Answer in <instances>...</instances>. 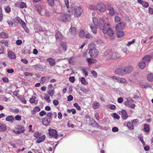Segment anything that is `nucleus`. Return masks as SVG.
<instances>
[{"label":"nucleus","instance_id":"e2e57ef3","mask_svg":"<svg viewBox=\"0 0 153 153\" xmlns=\"http://www.w3.org/2000/svg\"><path fill=\"white\" fill-rule=\"evenodd\" d=\"M108 106L109 108L112 110L116 108V106L113 104H110Z\"/></svg>","mask_w":153,"mask_h":153},{"label":"nucleus","instance_id":"5701e85b","mask_svg":"<svg viewBox=\"0 0 153 153\" xmlns=\"http://www.w3.org/2000/svg\"><path fill=\"white\" fill-rule=\"evenodd\" d=\"M56 38V40H60L62 38V36L61 33L57 32L55 35Z\"/></svg>","mask_w":153,"mask_h":153},{"label":"nucleus","instance_id":"39448f33","mask_svg":"<svg viewBox=\"0 0 153 153\" xmlns=\"http://www.w3.org/2000/svg\"><path fill=\"white\" fill-rule=\"evenodd\" d=\"M48 132L50 135L53 137L54 138L56 139H57L58 134L57 131L56 130L50 128L48 130Z\"/></svg>","mask_w":153,"mask_h":153},{"label":"nucleus","instance_id":"8fccbe9b","mask_svg":"<svg viewBox=\"0 0 153 153\" xmlns=\"http://www.w3.org/2000/svg\"><path fill=\"white\" fill-rule=\"evenodd\" d=\"M1 43L4 44L5 46L7 47L8 46V42L7 40H2L1 41Z\"/></svg>","mask_w":153,"mask_h":153},{"label":"nucleus","instance_id":"cd10ccee","mask_svg":"<svg viewBox=\"0 0 153 153\" xmlns=\"http://www.w3.org/2000/svg\"><path fill=\"white\" fill-rule=\"evenodd\" d=\"M146 62H140L138 64L139 67L141 69L144 68L146 65Z\"/></svg>","mask_w":153,"mask_h":153},{"label":"nucleus","instance_id":"13d9d810","mask_svg":"<svg viewBox=\"0 0 153 153\" xmlns=\"http://www.w3.org/2000/svg\"><path fill=\"white\" fill-rule=\"evenodd\" d=\"M53 115V113L51 112H48L47 114V116L50 119L52 118Z\"/></svg>","mask_w":153,"mask_h":153},{"label":"nucleus","instance_id":"393cba45","mask_svg":"<svg viewBox=\"0 0 153 153\" xmlns=\"http://www.w3.org/2000/svg\"><path fill=\"white\" fill-rule=\"evenodd\" d=\"M69 31L71 34L72 35L74 36L76 34V28L74 27H71L69 29Z\"/></svg>","mask_w":153,"mask_h":153},{"label":"nucleus","instance_id":"ddd939ff","mask_svg":"<svg viewBox=\"0 0 153 153\" xmlns=\"http://www.w3.org/2000/svg\"><path fill=\"white\" fill-rule=\"evenodd\" d=\"M82 11V8L80 7H77L75 10V14L77 16H79Z\"/></svg>","mask_w":153,"mask_h":153},{"label":"nucleus","instance_id":"4be33fe9","mask_svg":"<svg viewBox=\"0 0 153 153\" xmlns=\"http://www.w3.org/2000/svg\"><path fill=\"white\" fill-rule=\"evenodd\" d=\"M40 110V108L38 106L35 107L32 111V114L33 115L35 114L37 112L39 111Z\"/></svg>","mask_w":153,"mask_h":153},{"label":"nucleus","instance_id":"6ab92c4d","mask_svg":"<svg viewBox=\"0 0 153 153\" xmlns=\"http://www.w3.org/2000/svg\"><path fill=\"white\" fill-rule=\"evenodd\" d=\"M15 21H17L18 22H16V24H18L19 23H20L21 25L22 26L25 25V23L19 17H17L16 19H15Z\"/></svg>","mask_w":153,"mask_h":153},{"label":"nucleus","instance_id":"2eb2a0df","mask_svg":"<svg viewBox=\"0 0 153 153\" xmlns=\"http://www.w3.org/2000/svg\"><path fill=\"white\" fill-rule=\"evenodd\" d=\"M137 2L145 7H147L149 6L148 3L146 1H143L142 0H137Z\"/></svg>","mask_w":153,"mask_h":153},{"label":"nucleus","instance_id":"a211bd4d","mask_svg":"<svg viewBox=\"0 0 153 153\" xmlns=\"http://www.w3.org/2000/svg\"><path fill=\"white\" fill-rule=\"evenodd\" d=\"M122 117L124 120H126L128 117V116L126 111L125 110L121 111Z\"/></svg>","mask_w":153,"mask_h":153},{"label":"nucleus","instance_id":"c03bdc74","mask_svg":"<svg viewBox=\"0 0 153 153\" xmlns=\"http://www.w3.org/2000/svg\"><path fill=\"white\" fill-rule=\"evenodd\" d=\"M44 98L49 103L51 102V100H50V97L49 95L48 94L45 95Z\"/></svg>","mask_w":153,"mask_h":153},{"label":"nucleus","instance_id":"052dcab7","mask_svg":"<svg viewBox=\"0 0 153 153\" xmlns=\"http://www.w3.org/2000/svg\"><path fill=\"white\" fill-rule=\"evenodd\" d=\"M3 15L2 13V9L1 7H0V22H1L3 19Z\"/></svg>","mask_w":153,"mask_h":153},{"label":"nucleus","instance_id":"774afa93","mask_svg":"<svg viewBox=\"0 0 153 153\" xmlns=\"http://www.w3.org/2000/svg\"><path fill=\"white\" fill-rule=\"evenodd\" d=\"M75 77L74 76H71L69 78V80L71 82H74L75 81Z\"/></svg>","mask_w":153,"mask_h":153},{"label":"nucleus","instance_id":"680f3d73","mask_svg":"<svg viewBox=\"0 0 153 153\" xmlns=\"http://www.w3.org/2000/svg\"><path fill=\"white\" fill-rule=\"evenodd\" d=\"M91 73L92 74V76L94 77H96L97 76V72L94 70H92L91 71Z\"/></svg>","mask_w":153,"mask_h":153},{"label":"nucleus","instance_id":"69168bd1","mask_svg":"<svg viewBox=\"0 0 153 153\" xmlns=\"http://www.w3.org/2000/svg\"><path fill=\"white\" fill-rule=\"evenodd\" d=\"M74 105L77 108V110H80L81 109L79 105L77 103H74Z\"/></svg>","mask_w":153,"mask_h":153},{"label":"nucleus","instance_id":"09e8293b","mask_svg":"<svg viewBox=\"0 0 153 153\" xmlns=\"http://www.w3.org/2000/svg\"><path fill=\"white\" fill-rule=\"evenodd\" d=\"M112 116L115 119H119L120 118V116L116 113H114Z\"/></svg>","mask_w":153,"mask_h":153},{"label":"nucleus","instance_id":"a878e982","mask_svg":"<svg viewBox=\"0 0 153 153\" xmlns=\"http://www.w3.org/2000/svg\"><path fill=\"white\" fill-rule=\"evenodd\" d=\"M14 120V118L12 115L7 116L6 118V121H9L11 123L13 122Z\"/></svg>","mask_w":153,"mask_h":153},{"label":"nucleus","instance_id":"2f4dec72","mask_svg":"<svg viewBox=\"0 0 153 153\" xmlns=\"http://www.w3.org/2000/svg\"><path fill=\"white\" fill-rule=\"evenodd\" d=\"M104 22L103 19H100L99 22V26L100 28L102 27L104 24Z\"/></svg>","mask_w":153,"mask_h":153},{"label":"nucleus","instance_id":"bf43d9fd","mask_svg":"<svg viewBox=\"0 0 153 153\" xmlns=\"http://www.w3.org/2000/svg\"><path fill=\"white\" fill-rule=\"evenodd\" d=\"M46 114V112L44 110H42L39 113V115L41 116H43Z\"/></svg>","mask_w":153,"mask_h":153},{"label":"nucleus","instance_id":"72a5a7b5","mask_svg":"<svg viewBox=\"0 0 153 153\" xmlns=\"http://www.w3.org/2000/svg\"><path fill=\"white\" fill-rule=\"evenodd\" d=\"M138 138L139 140L141 142L143 146H145V143L143 140V138L142 136L141 135H140L138 136Z\"/></svg>","mask_w":153,"mask_h":153},{"label":"nucleus","instance_id":"79ce46f5","mask_svg":"<svg viewBox=\"0 0 153 153\" xmlns=\"http://www.w3.org/2000/svg\"><path fill=\"white\" fill-rule=\"evenodd\" d=\"M127 126L129 129H132L134 128V126L133 124L130 122H128Z\"/></svg>","mask_w":153,"mask_h":153},{"label":"nucleus","instance_id":"49530a36","mask_svg":"<svg viewBox=\"0 0 153 153\" xmlns=\"http://www.w3.org/2000/svg\"><path fill=\"white\" fill-rule=\"evenodd\" d=\"M10 110L11 112L15 114H17L19 112V110L18 108H16L14 109L11 108H10Z\"/></svg>","mask_w":153,"mask_h":153},{"label":"nucleus","instance_id":"f704fd0d","mask_svg":"<svg viewBox=\"0 0 153 153\" xmlns=\"http://www.w3.org/2000/svg\"><path fill=\"white\" fill-rule=\"evenodd\" d=\"M144 130L145 132H149L150 130L149 126L147 124H145L144 126Z\"/></svg>","mask_w":153,"mask_h":153},{"label":"nucleus","instance_id":"4c0bfd02","mask_svg":"<svg viewBox=\"0 0 153 153\" xmlns=\"http://www.w3.org/2000/svg\"><path fill=\"white\" fill-rule=\"evenodd\" d=\"M79 79L81 83L82 84L86 85L88 84L87 82H86L85 79V78L83 77H81L79 78Z\"/></svg>","mask_w":153,"mask_h":153},{"label":"nucleus","instance_id":"3c124183","mask_svg":"<svg viewBox=\"0 0 153 153\" xmlns=\"http://www.w3.org/2000/svg\"><path fill=\"white\" fill-rule=\"evenodd\" d=\"M20 7L21 8L23 9L24 8L26 7L27 6L26 4L25 3L23 2H21V3L20 4Z\"/></svg>","mask_w":153,"mask_h":153},{"label":"nucleus","instance_id":"603ef678","mask_svg":"<svg viewBox=\"0 0 153 153\" xmlns=\"http://www.w3.org/2000/svg\"><path fill=\"white\" fill-rule=\"evenodd\" d=\"M115 22L116 23H118L121 21V18L118 16H116L114 18Z\"/></svg>","mask_w":153,"mask_h":153},{"label":"nucleus","instance_id":"412c9836","mask_svg":"<svg viewBox=\"0 0 153 153\" xmlns=\"http://www.w3.org/2000/svg\"><path fill=\"white\" fill-rule=\"evenodd\" d=\"M36 99V97L33 96L30 99L29 101L31 103H34L35 105H36L38 102L37 100H35V99Z\"/></svg>","mask_w":153,"mask_h":153},{"label":"nucleus","instance_id":"338daca9","mask_svg":"<svg viewBox=\"0 0 153 153\" xmlns=\"http://www.w3.org/2000/svg\"><path fill=\"white\" fill-rule=\"evenodd\" d=\"M90 120L92 122V123H93V124H95L96 126L98 125V123L92 118H90Z\"/></svg>","mask_w":153,"mask_h":153},{"label":"nucleus","instance_id":"0eeeda50","mask_svg":"<svg viewBox=\"0 0 153 153\" xmlns=\"http://www.w3.org/2000/svg\"><path fill=\"white\" fill-rule=\"evenodd\" d=\"M111 78L115 80L117 82L120 83H126L127 82L126 80L123 78H121L114 76H112Z\"/></svg>","mask_w":153,"mask_h":153},{"label":"nucleus","instance_id":"f257e3e1","mask_svg":"<svg viewBox=\"0 0 153 153\" xmlns=\"http://www.w3.org/2000/svg\"><path fill=\"white\" fill-rule=\"evenodd\" d=\"M89 53L90 56L93 58H96L98 55V51L96 48V46L94 43L92 42L88 46Z\"/></svg>","mask_w":153,"mask_h":153},{"label":"nucleus","instance_id":"f3484780","mask_svg":"<svg viewBox=\"0 0 153 153\" xmlns=\"http://www.w3.org/2000/svg\"><path fill=\"white\" fill-rule=\"evenodd\" d=\"M8 56L9 58L12 59H15L16 58V55L14 53L10 51H8Z\"/></svg>","mask_w":153,"mask_h":153},{"label":"nucleus","instance_id":"5fc2aeb1","mask_svg":"<svg viewBox=\"0 0 153 153\" xmlns=\"http://www.w3.org/2000/svg\"><path fill=\"white\" fill-rule=\"evenodd\" d=\"M48 4L51 6H53L54 4V0H48Z\"/></svg>","mask_w":153,"mask_h":153},{"label":"nucleus","instance_id":"20e7f679","mask_svg":"<svg viewBox=\"0 0 153 153\" xmlns=\"http://www.w3.org/2000/svg\"><path fill=\"white\" fill-rule=\"evenodd\" d=\"M123 68L124 75L127 74L131 73L133 70V68L130 65L124 67H123Z\"/></svg>","mask_w":153,"mask_h":153},{"label":"nucleus","instance_id":"4d7b16f0","mask_svg":"<svg viewBox=\"0 0 153 153\" xmlns=\"http://www.w3.org/2000/svg\"><path fill=\"white\" fill-rule=\"evenodd\" d=\"M54 90L53 89H49L48 91V93L51 96H52L54 94Z\"/></svg>","mask_w":153,"mask_h":153},{"label":"nucleus","instance_id":"bb28decb","mask_svg":"<svg viewBox=\"0 0 153 153\" xmlns=\"http://www.w3.org/2000/svg\"><path fill=\"white\" fill-rule=\"evenodd\" d=\"M61 46L65 51L67 50V45L66 43L64 42H61L60 43Z\"/></svg>","mask_w":153,"mask_h":153},{"label":"nucleus","instance_id":"a19ab883","mask_svg":"<svg viewBox=\"0 0 153 153\" xmlns=\"http://www.w3.org/2000/svg\"><path fill=\"white\" fill-rule=\"evenodd\" d=\"M82 74L85 75V76H88V72L87 71L86 69L85 68H82L81 69Z\"/></svg>","mask_w":153,"mask_h":153},{"label":"nucleus","instance_id":"a18cd8bd","mask_svg":"<svg viewBox=\"0 0 153 153\" xmlns=\"http://www.w3.org/2000/svg\"><path fill=\"white\" fill-rule=\"evenodd\" d=\"M36 10L40 13H41V12L42 8L40 6H37L36 7Z\"/></svg>","mask_w":153,"mask_h":153},{"label":"nucleus","instance_id":"4468645a","mask_svg":"<svg viewBox=\"0 0 153 153\" xmlns=\"http://www.w3.org/2000/svg\"><path fill=\"white\" fill-rule=\"evenodd\" d=\"M47 61L49 62L51 66H52L55 65V61L52 58H49L47 59Z\"/></svg>","mask_w":153,"mask_h":153},{"label":"nucleus","instance_id":"dca6fc26","mask_svg":"<svg viewBox=\"0 0 153 153\" xmlns=\"http://www.w3.org/2000/svg\"><path fill=\"white\" fill-rule=\"evenodd\" d=\"M152 58V57L150 55H146L142 59L143 61L145 62H149Z\"/></svg>","mask_w":153,"mask_h":153},{"label":"nucleus","instance_id":"6e6d98bb","mask_svg":"<svg viewBox=\"0 0 153 153\" xmlns=\"http://www.w3.org/2000/svg\"><path fill=\"white\" fill-rule=\"evenodd\" d=\"M85 36L86 38H88L89 39L92 38V35H91L88 33H86L85 35Z\"/></svg>","mask_w":153,"mask_h":153},{"label":"nucleus","instance_id":"de8ad7c7","mask_svg":"<svg viewBox=\"0 0 153 153\" xmlns=\"http://www.w3.org/2000/svg\"><path fill=\"white\" fill-rule=\"evenodd\" d=\"M1 36L3 38H7L8 37L7 33L5 32H2L1 34Z\"/></svg>","mask_w":153,"mask_h":153},{"label":"nucleus","instance_id":"aec40b11","mask_svg":"<svg viewBox=\"0 0 153 153\" xmlns=\"http://www.w3.org/2000/svg\"><path fill=\"white\" fill-rule=\"evenodd\" d=\"M45 138V135H44L39 137L36 140V142L40 143L44 141Z\"/></svg>","mask_w":153,"mask_h":153},{"label":"nucleus","instance_id":"7ed1b4c3","mask_svg":"<svg viewBox=\"0 0 153 153\" xmlns=\"http://www.w3.org/2000/svg\"><path fill=\"white\" fill-rule=\"evenodd\" d=\"M111 51L110 49H108L104 53V55L105 56H107L108 55V56H109L110 58L111 57ZM112 57L113 59H116L119 58L120 57V55L117 53H113L112 54Z\"/></svg>","mask_w":153,"mask_h":153},{"label":"nucleus","instance_id":"0e129e2a","mask_svg":"<svg viewBox=\"0 0 153 153\" xmlns=\"http://www.w3.org/2000/svg\"><path fill=\"white\" fill-rule=\"evenodd\" d=\"M24 74L26 76H32L33 74L32 73H30L28 72H26L24 73Z\"/></svg>","mask_w":153,"mask_h":153},{"label":"nucleus","instance_id":"7c9ffc66","mask_svg":"<svg viewBox=\"0 0 153 153\" xmlns=\"http://www.w3.org/2000/svg\"><path fill=\"white\" fill-rule=\"evenodd\" d=\"M90 27L91 29V31L94 34H95L97 33V31L96 28L97 27L93 26L92 25H90Z\"/></svg>","mask_w":153,"mask_h":153},{"label":"nucleus","instance_id":"c756f323","mask_svg":"<svg viewBox=\"0 0 153 153\" xmlns=\"http://www.w3.org/2000/svg\"><path fill=\"white\" fill-rule=\"evenodd\" d=\"M124 32L122 31H118L117 33V36L119 38L122 37L124 35Z\"/></svg>","mask_w":153,"mask_h":153},{"label":"nucleus","instance_id":"864d4df0","mask_svg":"<svg viewBox=\"0 0 153 153\" xmlns=\"http://www.w3.org/2000/svg\"><path fill=\"white\" fill-rule=\"evenodd\" d=\"M109 11V14L111 15H113L114 14V10L113 8H112L108 10Z\"/></svg>","mask_w":153,"mask_h":153},{"label":"nucleus","instance_id":"c85d7f7f","mask_svg":"<svg viewBox=\"0 0 153 153\" xmlns=\"http://www.w3.org/2000/svg\"><path fill=\"white\" fill-rule=\"evenodd\" d=\"M147 79L150 82L153 81V74L150 73V74L148 75Z\"/></svg>","mask_w":153,"mask_h":153},{"label":"nucleus","instance_id":"f03ea898","mask_svg":"<svg viewBox=\"0 0 153 153\" xmlns=\"http://www.w3.org/2000/svg\"><path fill=\"white\" fill-rule=\"evenodd\" d=\"M71 15L68 13H62L58 18V19L61 22H68L71 20Z\"/></svg>","mask_w":153,"mask_h":153},{"label":"nucleus","instance_id":"58836bf2","mask_svg":"<svg viewBox=\"0 0 153 153\" xmlns=\"http://www.w3.org/2000/svg\"><path fill=\"white\" fill-rule=\"evenodd\" d=\"M99 103L96 102H94L93 104V108L95 109L99 107Z\"/></svg>","mask_w":153,"mask_h":153},{"label":"nucleus","instance_id":"9d476101","mask_svg":"<svg viewBox=\"0 0 153 153\" xmlns=\"http://www.w3.org/2000/svg\"><path fill=\"white\" fill-rule=\"evenodd\" d=\"M51 122V120L49 118H44L42 120V124L45 126H48Z\"/></svg>","mask_w":153,"mask_h":153},{"label":"nucleus","instance_id":"b1692460","mask_svg":"<svg viewBox=\"0 0 153 153\" xmlns=\"http://www.w3.org/2000/svg\"><path fill=\"white\" fill-rule=\"evenodd\" d=\"M6 129V126L3 123L0 124V131L3 132Z\"/></svg>","mask_w":153,"mask_h":153},{"label":"nucleus","instance_id":"9b49d317","mask_svg":"<svg viewBox=\"0 0 153 153\" xmlns=\"http://www.w3.org/2000/svg\"><path fill=\"white\" fill-rule=\"evenodd\" d=\"M17 131H16V132L17 134L22 133L25 131L24 127L21 126H17Z\"/></svg>","mask_w":153,"mask_h":153},{"label":"nucleus","instance_id":"f8f14e48","mask_svg":"<svg viewBox=\"0 0 153 153\" xmlns=\"http://www.w3.org/2000/svg\"><path fill=\"white\" fill-rule=\"evenodd\" d=\"M116 74L119 75H124L123 72V68H120L116 69L115 71Z\"/></svg>","mask_w":153,"mask_h":153},{"label":"nucleus","instance_id":"423d86ee","mask_svg":"<svg viewBox=\"0 0 153 153\" xmlns=\"http://www.w3.org/2000/svg\"><path fill=\"white\" fill-rule=\"evenodd\" d=\"M106 9V7L104 4L99 3L97 5V10H98L100 12H103Z\"/></svg>","mask_w":153,"mask_h":153},{"label":"nucleus","instance_id":"473e14b6","mask_svg":"<svg viewBox=\"0 0 153 153\" xmlns=\"http://www.w3.org/2000/svg\"><path fill=\"white\" fill-rule=\"evenodd\" d=\"M108 36H112L113 35L114 33L112 29L109 28L108 30L107 31V33Z\"/></svg>","mask_w":153,"mask_h":153},{"label":"nucleus","instance_id":"e433bc0d","mask_svg":"<svg viewBox=\"0 0 153 153\" xmlns=\"http://www.w3.org/2000/svg\"><path fill=\"white\" fill-rule=\"evenodd\" d=\"M93 22L94 25L95 26L97 27L98 26V21L97 18L96 17H94L93 18Z\"/></svg>","mask_w":153,"mask_h":153},{"label":"nucleus","instance_id":"37998d69","mask_svg":"<svg viewBox=\"0 0 153 153\" xmlns=\"http://www.w3.org/2000/svg\"><path fill=\"white\" fill-rule=\"evenodd\" d=\"M79 36L81 38H83L85 36V33L83 30L80 31L79 33Z\"/></svg>","mask_w":153,"mask_h":153},{"label":"nucleus","instance_id":"6e6552de","mask_svg":"<svg viewBox=\"0 0 153 153\" xmlns=\"http://www.w3.org/2000/svg\"><path fill=\"white\" fill-rule=\"evenodd\" d=\"M125 27L124 22H121L118 24L115 27V29L117 30H122L124 29Z\"/></svg>","mask_w":153,"mask_h":153},{"label":"nucleus","instance_id":"ea45409f","mask_svg":"<svg viewBox=\"0 0 153 153\" xmlns=\"http://www.w3.org/2000/svg\"><path fill=\"white\" fill-rule=\"evenodd\" d=\"M88 7L91 10H97V5L96 6L94 5H89Z\"/></svg>","mask_w":153,"mask_h":153},{"label":"nucleus","instance_id":"1a4fd4ad","mask_svg":"<svg viewBox=\"0 0 153 153\" xmlns=\"http://www.w3.org/2000/svg\"><path fill=\"white\" fill-rule=\"evenodd\" d=\"M110 24L108 23H105L102 27V32L104 34L106 33L107 31L108 30Z\"/></svg>","mask_w":153,"mask_h":153},{"label":"nucleus","instance_id":"c9c22d12","mask_svg":"<svg viewBox=\"0 0 153 153\" xmlns=\"http://www.w3.org/2000/svg\"><path fill=\"white\" fill-rule=\"evenodd\" d=\"M140 84L141 87L144 88H146L149 86V84L143 82H140Z\"/></svg>","mask_w":153,"mask_h":153}]
</instances>
